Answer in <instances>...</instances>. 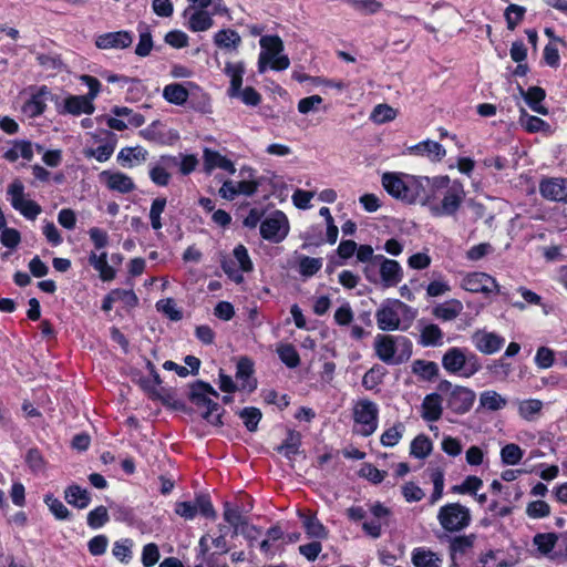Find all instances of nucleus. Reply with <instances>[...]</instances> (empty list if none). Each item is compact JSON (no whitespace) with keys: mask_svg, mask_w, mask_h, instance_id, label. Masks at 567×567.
I'll return each instance as SVG.
<instances>
[{"mask_svg":"<svg viewBox=\"0 0 567 567\" xmlns=\"http://www.w3.org/2000/svg\"><path fill=\"white\" fill-rule=\"evenodd\" d=\"M416 310L399 299L384 300L375 313L377 323L382 331L405 330L414 320Z\"/></svg>","mask_w":567,"mask_h":567,"instance_id":"f257e3e1","label":"nucleus"},{"mask_svg":"<svg viewBox=\"0 0 567 567\" xmlns=\"http://www.w3.org/2000/svg\"><path fill=\"white\" fill-rule=\"evenodd\" d=\"M378 358L388 364H400L410 359L412 342L404 336L378 334L374 338Z\"/></svg>","mask_w":567,"mask_h":567,"instance_id":"f03ea898","label":"nucleus"},{"mask_svg":"<svg viewBox=\"0 0 567 567\" xmlns=\"http://www.w3.org/2000/svg\"><path fill=\"white\" fill-rule=\"evenodd\" d=\"M258 72L265 73L267 68L284 71L289 68L290 60L284 54V42L278 35H264L259 40Z\"/></svg>","mask_w":567,"mask_h":567,"instance_id":"7ed1b4c3","label":"nucleus"},{"mask_svg":"<svg viewBox=\"0 0 567 567\" xmlns=\"http://www.w3.org/2000/svg\"><path fill=\"white\" fill-rule=\"evenodd\" d=\"M442 367L451 374L471 378L481 369L477 357L466 349L453 347L442 357Z\"/></svg>","mask_w":567,"mask_h":567,"instance_id":"20e7f679","label":"nucleus"},{"mask_svg":"<svg viewBox=\"0 0 567 567\" xmlns=\"http://www.w3.org/2000/svg\"><path fill=\"white\" fill-rule=\"evenodd\" d=\"M449 184V176H436L434 178H429L409 175L405 203H420L427 206L432 198V196L427 193V189L431 188L434 190H440L441 188L447 187Z\"/></svg>","mask_w":567,"mask_h":567,"instance_id":"39448f33","label":"nucleus"},{"mask_svg":"<svg viewBox=\"0 0 567 567\" xmlns=\"http://www.w3.org/2000/svg\"><path fill=\"white\" fill-rule=\"evenodd\" d=\"M439 391L444 396L446 406L457 414H464L471 410L475 401V392L468 388L453 385L449 381L439 384Z\"/></svg>","mask_w":567,"mask_h":567,"instance_id":"423d86ee","label":"nucleus"},{"mask_svg":"<svg viewBox=\"0 0 567 567\" xmlns=\"http://www.w3.org/2000/svg\"><path fill=\"white\" fill-rule=\"evenodd\" d=\"M221 268L230 280L241 284L244 274L252 271L254 264L247 248L244 245H237L230 255L223 258Z\"/></svg>","mask_w":567,"mask_h":567,"instance_id":"0eeeda50","label":"nucleus"},{"mask_svg":"<svg viewBox=\"0 0 567 567\" xmlns=\"http://www.w3.org/2000/svg\"><path fill=\"white\" fill-rule=\"evenodd\" d=\"M437 520L445 532H460L470 525L471 512L460 503H449L439 509Z\"/></svg>","mask_w":567,"mask_h":567,"instance_id":"6e6552de","label":"nucleus"},{"mask_svg":"<svg viewBox=\"0 0 567 567\" xmlns=\"http://www.w3.org/2000/svg\"><path fill=\"white\" fill-rule=\"evenodd\" d=\"M440 190H443V188ZM444 196L441 202H437L434 197H432L427 205L432 215L437 217L451 216L455 214L464 198L463 187L457 182H450L449 186L444 187Z\"/></svg>","mask_w":567,"mask_h":567,"instance_id":"1a4fd4ad","label":"nucleus"},{"mask_svg":"<svg viewBox=\"0 0 567 567\" xmlns=\"http://www.w3.org/2000/svg\"><path fill=\"white\" fill-rule=\"evenodd\" d=\"M7 197L11 206L24 218L34 220L42 213L41 206L27 197L24 185L21 181L14 179L7 189Z\"/></svg>","mask_w":567,"mask_h":567,"instance_id":"9d476101","label":"nucleus"},{"mask_svg":"<svg viewBox=\"0 0 567 567\" xmlns=\"http://www.w3.org/2000/svg\"><path fill=\"white\" fill-rule=\"evenodd\" d=\"M189 90H196L200 93V102L199 105L196 106V109L203 113L210 112V99L209 96L204 93L200 87L193 83L188 82L187 86L181 84V83H171L164 86L163 89V97L172 104L175 105H183L186 103L188 96H189Z\"/></svg>","mask_w":567,"mask_h":567,"instance_id":"9b49d317","label":"nucleus"},{"mask_svg":"<svg viewBox=\"0 0 567 567\" xmlns=\"http://www.w3.org/2000/svg\"><path fill=\"white\" fill-rule=\"evenodd\" d=\"M358 517L363 520L362 528L364 533L372 538H378L381 536L382 528L389 525L391 512L381 503L375 502L369 505L363 515L357 513Z\"/></svg>","mask_w":567,"mask_h":567,"instance_id":"f8f14e48","label":"nucleus"},{"mask_svg":"<svg viewBox=\"0 0 567 567\" xmlns=\"http://www.w3.org/2000/svg\"><path fill=\"white\" fill-rule=\"evenodd\" d=\"M460 286L468 292L482 293L486 297L501 292V288L496 279L482 271L464 274L461 278Z\"/></svg>","mask_w":567,"mask_h":567,"instance_id":"ddd939ff","label":"nucleus"},{"mask_svg":"<svg viewBox=\"0 0 567 567\" xmlns=\"http://www.w3.org/2000/svg\"><path fill=\"white\" fill-rule=\"evenodd\" d=\"M289 229V220L280 210L270 213L260 223L261 237L275 244L281 243L288 236Z\"/></svg>","mask_w":567,"mask_h":567,"instance_id":"4468645a","label":"nucleus"},{"mask_svg":"<svg viewBox=\"0 0 567 567\" xmlns=\"http://www.w3.org/2000/svg\"><path fill=\"white\" fill-rule=\"evenodd\" d=\"M378 424V405L369 400L357 402V433L369 436L375 432Z\"/></svg>","mask_w":567,"mask_h":567,"instance_id":"2eb2a0df","label":"nucleus"},{"mask_svg":"<svg viewBox=\"0 0 567 567\" xmlns=\"http://www.w3.org/2000/svg\"><path fill=\"white\" fill-rule=\"evenodd\" d=\"M112 115L107 117L106 124L115 131H124L131 127H140L145 123L144 116L126 106H114Z\"/></svg>","mask_w":567,"mask_h":567,"instance_id":"dca6fc26","label":"nucleus"},{"mask_svg":"<svg viewBox=\"0 0 567 567\" xmlns=\"http://www.w3.org/2000/svg\"><path fill=\"white\" fill-rule=\"evenodd\" d=\"M471 340L477 351L487 355L498 352L505 343L503 337L485 329L475 331Z\"/></svg>","mask_w":567,"mask_h":567,"instance_id":"f3484780","label":"nucleus"},{"mask_svg":"<svg viewBox=\"0 0 567 567\" xmlns=\"http://www.w3.org/2000/svg\"><path fill=\"white\" fill-rule=\"evenodd\" d=\"M379 266L380 280L379 284L382 288H391L398 286L403 279V268L399 261L389 259L383 255H380Z\"/></svg>","mask_w":567,"mask_h":567,"instance_id":"a211bd4d","label":"nucleus"},{"mask_svg":"<svg viewBox=\"0 0 567 567\" xmlns=\"http://www.w3.org/2000/svg\"><path fill=\"white\" fill-rule=\"evenodd\" d=\"M133 39L132 32L121 30L99 34L94 43L100 50H123L131 47Z\"/></svg>","mask_w":567,"mask_h":567,"instance_id":"6ab92c4d","label":"nucleus"},{"mask_svg":"<svg viewBox=\"0 0 567 567\" xmlns=\"http://www.w3.org/2000/svg\"><path fill=\"white\" fill-rule=\"evenodd\" d=\"M100 182L110 190L127 194L135 188L133 179L118 171H103L99 175Z\"/></svg>","mask_w":567,"mask_h":567,"instance_id":"aec40b11","label":"nucleus"},{"mask_svg":"<svg viewBox=\"0 0 567 567\" xmlns=\"http://www.w3.org/2000/svg\"><path fill=\"white\" fill-rule=\"evenodd\" d=\"M539 193L548 200L567 203V178L543 179L539 184Z\"/></svg>","mask_w":567,"mask_h":567,"instance_id":"412c9836","label":"nucleus"},{"mask_svg":"<svg viewBox=\"0 0 567 567\" xmlns=\"http://www.w3.org/2000/svg\"><path fill=\"white\" fill-rule=\"evenodd\" d=\"M406 154L426 157L431 162H441L446 155V150L439 142L425 140L415 145L409 146L406 148Z\"/></svg>","mask_w":567,"mask_h":567,"instance_id":"4be33fe9","label":"nucleus"},{"mask_svg":"<svg viewBox=\"0 0 567 567\" xmlns=\"http://www.w3.org/2000/svg\"><path fill=\"white\" fill-rule=\"evenodd\" d=\"M95 111L94 102L86 95H69L63 100L62 107L59 110L60 113H66L71 115H91Z\"/></svg>","mask_w":567,"mask_h":567,"instance_id":"5701e85b","label":"nucleus"},{"mask_svg":"<svg viewBox=\"0 0 567 567\" xmlns=\"http://www.w3.org/2000/svg\"><path fill=\"white\" fill-rule=\"evenodd\" d=\"M409 174L389 172L382 175L384 189L394 198L405 202Z\"/></svg>","mask_w":567,"mask_h":567,"instance_id":"b1692460","label":"nucleus"},{"mask_svg":"<svg viewBox=\"0 0 567 567\" xmlns=\"http://www.w3.org/2000/svg\"><path fill=\"white\" fill-rule=\"evenodd\" d=\"M49 96L50 90L45 85H42L34 90L30 99L22 106L23 114L30 118L43 114L47 107Z\"/></svg>","mask_w":567,"mask_h":567,"instance_id":"393cba45","label":"nucleus"},{"mask_svg":"<svg viewBox=\"0 0 567 567\" xmlns=\"http://www.w3.org/2000/svg\"><path fill=\"white\" fill-rule=\"evenodd\" d=\"M203 161L204 169L208 174H210L215 169L224 171L225 173L230 175L235 174L236 172L234 163L217 151L204 148Z\"/></svg>","mask_w":567,"mask_h":567,"instance_id":"a878e982","label":"nucleus"},{"mask_svg":"<svg viewBox=\"0 0 567 567\" xmlns=\"http://www.w3.org/2000/svg\"><path fill=\"white\" fill-rule=\"evenodd\" d=\"M442 393H430L425 395L421 404V416L426 422H436L443 414Z\"/></svg>","mask_w":567,"mask_h":567,"instance_id":"bb28decb","label":"nucleus"},{"mask_svg":"<svg viewBox=\"0 0 567 567\" xmlns=\"http://www.w3.org/2000/svg\"><path fill=\"white\" fill-rule=\"evenodd\" d=\"M177 165V157L163 156L151 167L150 177L158 186H166L169 183V169Z\"/></svg>","mask_w":567,"mask_h":567,"instance_id":"cd10ccee","label":"nucleus"},{"mask_svg":"<svg viewBox=\"0 0 567 567\" xmlns=\"http://www.w3.org/2000/svg\"><path fill=\"white\" fill-rule=\"evenodd\" d=\"M187 28L193 32H205L214 25L213 16L207 10H185Z\"/></svg>","mask_w":567,"mask_h":567,"instance_id":"c85d7f7f","label":"nucleus"},{"mask_svg":"<svg viewBox=\"0 0 567 567\" xmlns=\"http://www.w3.org/2000/svg\"><path fill=\"white\" fill-rule=\"evenodd\" d=\"M414 567H442L443 557L427 547H416L411 551Z\"/></svg>","mask_w":567,"mask_h":567,"instance_id":"c756f323","label":"nucleus"},{"mask_svg":"<svg viewBox=\"0 0 567 567\" xmlns=\"http://www.w3.org/2000/svg\"><path fill=\"white\" fill-rule=\"evenodd\" d=\"M517 414L527 422H534L542 415L544 402L539 399H522L515 402Z\"/></svg>","mask_w":567,"mask_h":567,"instance_id":"7c9ffc66","label":"nucleus"},{"mask_svg":"<svg viewBox=\"0 0 567 567\" xmlns=\"http://www.w3.org/2000/svg\"><path fill=\"white\" fill-rule=\"evenodd\" d=\"M518 90L522 97L533 112L540 115L548 114V109L542 103L546 97V93L542 87L532 86L528 90H524L522 86H519Z\"/></svg>","mask_w":567,"mask_h":567,"instance_id":"2f4dec72","label":"nucleus"},{"mask_svg":"<svg viewBox=\"0 0 567 567\" xmlns=\"http://www.w3.org/2000/svg\"><path fill=\"white\" fill-rule=\"evenodd\" d=\"M214 44L220 50L236 52L241 44L239 33L230 28H225L214 34Z\"/></svg>","mask_w":567,"mask_h":567,"instance_id":"473e14b6","label":"nucleus"},{"mask_svg":"<svg viewBox=\"0 0 567 567\" xmlns=\"http://www.w3.org/2000/svg\"><path fill=\"white\" fill-rule=\"evenodd\" d=\"M225 74L229 79L228 96H235L239 93L243 85L245 74V64L243 62H227L224 69Z\"/></svg>","mask_w":567,"mask_h":567,"instance_id":"72a5a7b5","label":"nucleus"},{"mask_svg":"<svg viewBox=\"0 0 567 567\" xmlns=\"http://www.w3.org/2000/svg\"><path fill=\"white\" fill-rule=\"evenodd\" d=\"M252 362L243 358L237 363L236 382L238 388L244 391H252L256 388V380L252 378Z\"/></svg>","mask_w":567,"mask_h":567,"instance_id":"f704fd0d","label":"nucleus"},{"mask_svg":"<svg viewBox=\"0 0 567 567\" xmlns=\"http://www.w3.org/2000/svg\"><path fill=\"white\" fill-rule=\"evenodd\" d=\"M90 265L99 272L102 281H111L115 278V269L107 262V254L92 251L89 256Z\"/></svg>","mask_w":567,"mask_h":567,"instance_id":"c9c22d12","label":"nucleus"},{"mask_svg":"<svg viewBox=\"0 0 567 567\" xmlns=\"http://www.w3.org/2000/svg\"><path fill=\"white\" fill-rule=\"evenodd\" d=\"M518 123L525 131L529 133H553L551 126L547 122H545L540 117L528 114L525 109L519 110Z\"/></svg>","mask_w":567,"mask_h":567,"instance_id":"e433bc0d","label":"nucleus"},{"mask_svg":"<svg viewBox=\"0 0 567 567\" xmlns=\"http://www.w3.org/2000/svg\"><path fill=\"white\" fill-rule=\"evenodd\" d=\"M147 151L142 146L124 147L117 154V162L124 167H134L146 161Z\"/></svg>","mask_w":567,"mask_h":567,"instance_id":"4c0bfd02","label":"nucleus"},{"mask_svg":"<svg viewBox=\"0 0 567 567\" xmlns=\"http://www.w3.org/2000/svg\"><path fill=\"white\" fill-rule=\"evenodd\" d=\"M64 498L71 506L79 509H84L91 502V496L87 489L80 487L79 485H70L64 491Z\"/></svg>","mask_w":567,"mask_h":567,"instance_id":"58836bf2","label":"nucleus"},{"mask_svg":"<svg viewBox=\"0 0 567 567\" xmlns=\"http://www.w3.org/2000/svg\"><path fill=\"white\" fill-rule=\"evenodd\" d=\"M463 311V303L457 299H451L433 308V315L443 321H452Z\"/></svg>","mask_w":567,"mask_h":567,"instance_id":"ea45409f","label":"nucleus"},{"mask_svg":"<svg viewBox=\"0 0 567 567\" xmlns=\"http://www.w3.org/2000/svg\"><path fill=\"white\" fill-rule=\"evenodd\" d=\"M33 144L29 141H16L12 146L6 151L3 157L9 162H16L19 158L31 161L33 157Z\"/></svg>","mask_w":567,"mask_h":567,"instance_id":"a19ab883","label":"nucleus"},{"mask_svg":"<svg viewBox=\"0 0 567 567\" xmlns=\"http://www.w3.org/2000/svg\"><path fill=\"white\" fill-rule=\"evenodd\" d=\"M420 343L424 347H440L443 344V331L439 326L429 323L420 331Z\"/></svg>","mask_w":567,"mask_h":567,"instance_id":"79ce46f5","label":"nucleus"},{"mask_svg":"<svg viewBox=\"0 0 567 567\" xmlns=\"http://www.w3.org/2000/svg\"><path fill=\"white\" fill-rule=\"evenodd\" d=\"M480 405L487 411L495 412L507 405V399L494 390H486L480 395Z\"/></svg>","mask_w":567,"mask_h":567,"instance_id":"37998d69","label":"nucleus"},{"mask_svg":"<svg viewBox=\"0 0 567 567\" xmlns=\"http://www.w3.org/2000/svg\"><path fill=\"white\" fill-rule=\"evenodd\" d=\"M303 528L308 537L321 540L328 537V530L321 522L311 515H301Z\"/></svg>","mask_w":567,"mask_h":567,"instance_id":"c03bdc74","label":"nucleus"},{"mask_svg":"<svg viewBox=\"0 0 567 567\" xmlns=\"http://www.w3.org/2000/svg\"><path fill=\"white\" fill-rule=\"evenodd\" d=\"M199 405L205 408V412L203 413V417L213 425L221 424V415L224 409L216 402L212 401L207 398L198 399L197 402Z\"/></svg>","mask_w":567,"mask_h":567,"instance_id":"a18cd8bd","label":"nucleus"},{"mask_svg":"<svg viewBox=\"0 0 567 567\" xmlns=\"http://www.w3.org/2000/svg\"><path fill=\"white\" fill-rule=\"evenodd\" d=\"M134 542L131 538H122L114 542L112 555L122 564H128L133 558Z\"/></svg>","mask_w":567,"mask_h":567,"instance_id":"49530a36","label":"nucleus"},{"mask_svg":"<svg viewBox=\"0 0 567 567\" xmlns=\"http://www.w3.org/2000/svg\"><path fill=\"white\" fill-rule=\"evenodd\" d=\"M432 277L433 279L426 286L429 297L436 298L451 292L452 288L441 272H433Z\"/></svg>","mask_w":567,"mask_h":567,"instance_id":"de8ad7c7","label":"nucleus"},{"mask_svg":"<svg viewBox=\"0 0 567 567\" xmlns=\"http://www.w3.org/2000/svg\"><path fill=\"white\" fill-rule=\"evenodd\" d=\"M516 293H518L523 301H519V300H512V306L518 310H525L527 306H542V297L532 291L530 289L526 288V287H518L516 289Z\"/></svg>","mask_w":567,"mask_h":567,"instance_id":"09e8293b","label":"nucleus"},{"mask_svg":"<svg viewBox=\"0 0 567 567\" xmlns=\"http://www.w3.org/2000/svg\"><path fill=\"white\" fill-rule=\"evenodd\" d=\"M501 461L504 465H517L524 457V450L515 443L505 444L499 452Z\"/></svg>","mask_w":567,"mask_h":567,"instance_id":"8fccbe9b","label":"nucleus"},{"mask_svg":"<svg viewBox=\"0 0 567 567\" xmlns=\"http://www.w3.org/2000/svg\"><path fill=\"white\" fill-rule=\"evenodd\" d=\"M433 450L432 441L424 434H420L411 442L410 453L415 458L427 457Z\"/></svg>","mask_w":567,"mask_h":567,"instance_id":"3c124183","label":"nucleus"},{"mask_svg":"<svg viewBox=\"0 0 567 567\" xmlns=\"http://www.w3.org/2000/svg\"><path fill=\"white\" fill-rule=\"evenodd\" d=\"M404 431V424L402 422H396L392 426L384 430L380 437L381 444L385 447L395 446L401 441Z\"/></svg>","mask_w":567,"mask_h":567,"instance_id":"603ef678","label":"nucleus"},{"mask_svg":"<svg viewBox=\"0 0 567 567\" xmlns=\"http://www.w3.org/2000/svg\"><path fill=\"white\" fill-rule=\"evenodd\" d=\"M482 486H483V481L480 477H477L475 475H470V476H466L461 484L454 485L452 487V492L455 494H460V495H464V494L476 495L477 491L481 489Z\"/></svg>","mask_w":567,"mask_h":567,"instance_id":"864d4df0","label":"nucleus"},{"mask_svg":"<svg viewBox=\"0 0 567 567\" xmlns=\"http://www.w3.org/2000/svg\"><path fill=\"white\" fill-rule=\"evenodd\" d=\"M354 255V241L342 240L338 247L337 254L331 256L330 264L334 267L344 265V262Z\"/></svg>","mask_w":567,"mask_h":567,"instance_id":"5fc2aeb1","label":"nucleus"},{"mask_svg":"<svg viewBox=\"0 0 567 567\" xmlns=\"http://www.w3.org/2000/svg\"><path fill=\"white\" fill-rule=\"evenodd\" d=\"M398 111L388 104H378L371 112L370 118L375 124H384L393 121Z\"/></svg>","mask_w":567,"mask_h":567,"instance_id":"6e6d98bb","label":"nucleus"},{"mask_svg":"<svg viewBox=\"0 0 567 567\" xmlns=\"http://www.w3.org/2000/svg\"><path fill=\"white\" fill-rule=\"evenodd\" d=\"M322 267V259L303 256L299 259L298 271L302 277H311L316 275Z\"/></svg>","mask_w":567,"mask_h":567,"instance_id":"4d7b16f0","label":"nucleus"},{"mask_svg":"<svg viewBox=\"0 0 567 567\" xmlns=\"http://www.w3.org/2000/svg\"><path fill=\"white\" fill-rule=\"evenodd\" d=\"M166 207V198L157 197L152 202L150 209L151 226L154 230H159L163 227L162 214Z\"/></svg>","mask_w":567,"mask_h":567,"instance_id":"13d9d810","label":"nucleus"},{"mask_svg":"<svg viewBox=\"0 0 567 567\" xmlns=\"http://www.w3.org/2000/svg\"><path fill=\"white\" fill-rule=\"evenodd\" d=\"M114 151H115V142L109 141V142L101 144L96 148L86 150L84 152V154L87 157H93L97 162L103 163V162H106L112 156Z\"/></svg>","mask_w":567,"mask_h":567,"instance_id":"bf43d9fd","label":"nucleus"},{"mask_svg":"<svg viewBox=\"0 0 567 567\" xmlns=\"http://www.w3.org/2000/svg\"><path fill=\"white\" fill-rule=\"evenodd\" d=\"M412 370L415 374L422 377L425 380H431L439 373V367L435 362L424 360L414 361Z\"/></svg>","mask_w":567,"mask_h":567,"instance_id":"052dcab7","label":"nucleus"},{"mask_svg":"<svg viewBox=\"0 0 567 567\" xmlns=\"http://www.w3.org/2000/svg\"><path fill=\"white\" fill-rule=\"evenodd\" d=\"M44 503L56 519H66L69 517V509L53 494L44 495Z\"/></svg>","mask_w":567,"mask_h":567,"instance_id":"680f3d73","label":"nucleus"},{"mask_svg":"<svg viewBox=\"0 0 567 567\" xmlns=\"http://www.w3.org/2000/svg\"><path fill=\"white\" fill-rule=\"evenodd\" d=\"M156 309L173 321H178L183 317L182 311L177 308L176 302L172 298L158 300L156 302Z\"/></svg>","mask_w":567,"mask_h":567,"instance_id":"e2e57ef3","label":"nucleus"},{"mask_svg":"<svg viewBox=\"0 0 567 567\" xmlns=\"http://www.w3.org/2000/svg\"><path fill=\"white\" fill-rule=\"evenodd\" d=\"M557 540L558 536L554 533L537 534L534 537V545L542 554L547 555L553 550Z\"/></svg>","mask_w":567,"mask_h":567,"instance_id":"0e129e2a","label":"nucleus"},{"mask_svg":"<svg viewBox=\"0 0 567 567\" xmlns=\"http://www.w3.org/2000/svg\"><path fill=\"white\" fill-rule=\"evenodd\" d=\"M161 558L159 548L155 543H148L143 546L141 561L144 567L155 566Z\"/></svg>","mask_w":567,"mask_h":567,"instance_id":"69168bd1","label":"nucleus"},{"mask_svg":"<svg viewBox=\"0 0 567 567\" xmlns=\"http://www.w3.org/2000/svg\"><path fill=\"white\" fill-rule=\"evenodd\" d=\"M109 520L106 507L97 506L87 514V525L93 529H99Z\"/></svg>","mask_w":567,"mask_h":567,"instance_id":"338daca9","label":"nucleus"},{"mask_svg":"<svg viewBox=\"0 0 567 567\" xmlns=\"http://www.w3.org/2000/svg\"><path fill=\"white\" fill-rule=\"evenodd\" d=\"M401 492L408 503L420 502L425 496L424 491L414 482L403 484Z\"/></svg>","mask_w":567,"mask_h":567,"instance_id":"774afa93","label":"nucleus"}]
</instances>
